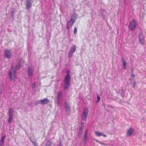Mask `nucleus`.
I'll return each mask as SVG.
<instances>
[{
    "label": "nucleus",
    "instance_id": "obj_1",
    "mask_svg": "<svg viewBox=\"0 0 146 146\" xmlns=\"http://www.w3.org/2000/svg\"><path fill=\"white\" fill-rule=\"evenodd\" d=\"M17 71L16 67L13 66L11 67V69L8 72V75L9 78L12 81L15 82V79L16 78Z\"/></svg>",
    "mask_w": 146,
    "mask_h": 146
},
{
    "label": "nucleus",
    "instance_id": "obj_2",
    "mask_svg": "<svg viewBox=\"0 0 146 146\" xmlns=\"http://www.w3.org/2000/svg\"><path fill=\"white\" fill-rule=\"evenodd\" d=\"M70 70H67L66 71V75L64 79V90H65L68 89L69 87V85L70 79Z\"/></svg>",
    "mask_w": 146,
    "mask_h": 146
},
{
    "label": "nucleus",
    "instance_id": "obj_3",
    "mask_svg": "<svg viewBox=\"0 0 146 146\" xmlns=\"http://www.w3.org/2000/svg\"><path fill=\"white\" fill-rule=\"evenodd\" d=\"M88 113V109L86 108H85L83 110V111L81 115V120L85 121Z\"/></svg>",
    "mask_w": 146,
    "mask_h": 146
},
{
    "label": "nucleus",
    "instance_id": "obj_4",
    "mask_svg": "<svg viewBox=\"0 0 146 146\" xmlns=\"http://www.w3.org/2000/svg\"><path fill=\"white\" fill-rule=\"evenodd\" d=\"M27 75L29 77H31L34 74V67L32 66L27 67Z\"/></svg>",
    "mask_w": 146,
    "mask_h": 146
},
{
    "label": "nucleus",
    "instance_id": "obj_5",
    "mask_svg": "<svg viewBox=\"0 0 146 146\" xmlns=\"http://www.w3.org/2000/svg\"><path fill=\"white\" fill-rule=\"evenodd\" d=\"M13 108H11L10 109L9 111V118L8 120V122L9 123H11L12 120L13 119Z\"/></svg>",
    "mask_w": 146,
    "mask_h": 146
},
{
    "label": "nucleus",
    "instance_id": "obj_6",
    "mask_svg": "<svg viewBox=\"0 0 146 146\" xmlns=\"http://www.w3.org/2000/svg\"><path fill=\"white\" fill-rule=\"evenodd\" d=\"M136 23L134 20H133L129 24V28L132 31L134 30L136 27Z\"/></svg>",
    "mask_w": 146,
    "mask_h": 146
},
{
    "label": "nucleus",
    "instance_id": "obj_7",
    "mask_svg": "<svg viewBox=\"0 0 146 146\" xmlns=\"http://www.w3.org/2000/svg\"><path fill=\"white\" fill-rule=\"evenodd\" d=\"M76 48V46L75 45H74L72 46L68 54V56L69 57L71 58L72 56L73 53L75 51Z\"/></svg>",
    "mask_w": 146,
    "mask_h": 146
},
{
    "label": "nucleus",
    "instance_id": "obj_8",
    "mask_svg": "<svg viewBox=\"0 0 146 146\" xmlns=\"http://www.w3.org/2000/svg\"><path fill=\"white\" fill-rule=\"evenodd\" d=\"M139 42L142 44H143L145 42L144 37L141 32L140 33L139 36Z\"/></svg>",
    "mask_w": 146,
    "mask_h": 146
},
{
    "label": "nucleus",
    "instance_id": "obj_9",
    "mask_svg": "<svg viewBox=\"0 0 146 146\" xmlns=\"http://www.w3.org/2000/svg\"><path fill=\"white\" fill-rule=\"evenodd\" d=\"M5 55L7 58H10L11 57V51L9 50H5L4 53Z\"/></svg>",
    "mask_w": 146,
    "mask_h": 146
},
{
    "label": "nucleus",
    "instance_id": "obj_10",
    "mask_svg": "<svg viewBox=\"0 0 146 146\" xmlns=\"http://www.w3.org/2000/svg\"><path fill=\"white\" fill-rule=\"evenodd\" d=\"M74 23V22L72 21V19L70 20L67 23L66 29L68 30L71 28Z\"/></svg>",
    "mask_w": 146,
    "mask_h": 146
},
{
    "label": "nucleus",
    "instance_id": "obj_11",
    "mask_svg": "<svg viewBox=\"0 0 146 146\" xmlns=\"http://www.w3.org/2000/svg\"><path fill=\"white\" fill-rule=\"evenodd\" d=\"M32 0H26V7L27 9H29L32 6Z\"/></svg>",
    "mask_w": 146,
    "mask_h": 146
},
{
    "label": "nucleus",
    "instance_id": "obj_12",
    "mask_svg": "<svg viewBox=\"0 0 146 146\" xmlns=\"http://www.w3.org/2000/svg\"><path fill=\"white\" fill-rule=\"evenodd\" d=\"M65 108L66 113L69 115L70 113V109L69 104L67 103H66L65 104Z\"/></svg>",
    "mask_w": 146,
    "mask_h": 146
},
{
    "label": "nucleus",
    "instance_id": "obj_13",
    "mask_svg": "<svg viewBox=\"0 0 146 146\" xmlns=\"http://www.w3.org/2000/svg\"><path fill=\"white\" fill-rule=\"evenodd\" d=\"M38 102L42 105H44L48 104L49 102V100L47 98H45L38 101Z\"/></svg>",
    "mask_w": 146,
    "mask_h": 146
},
{
    "label": "nucleus",
    "instance_id": "obj_14",
    "mask_svg": "<svg viewBox=\"0 0 146 146\" xmlns=\"http://www.w3.org/2000/svg\"><path fill=\"white\" fill-rule=\"evenodd\" d=\"M6 137L5 135L2 136L0 139V146H3L5 143V139Z\"/></svg>",
    "mask_w": 146,
    "mask_h": 146
},
{
    "label": "nucleus",
    "instance_id": "obj_15",
    "mask_svg": "<svg viewBox=\"0 0 146 146\" xmlns=\"http://www.w3.org/2000/svg\"><path fill=\"white\" fill-rule=\"evenodd\" d=\"M24 63V61L22 59H19L18 62L17 68H20L22 66Z\"/></svg>",
    "mask_w": 146,
    "mask_h": 146
},
{
    "label": "nucleus",
    "instance_id": "obj_16",
    "mask_svg": "<svg viewBox=\"0 0 146 146\" xmlns=\"http://www.w3.org/2000/svg\"><path fill=\"white\" fill-rule=\"evenodd\" d=\"M133 129L132 128H130L128 130L127 133V136H130L133 133Z\"/></svg>",
    "mask_w": 146,
    "mask_h": 146
},
{
    "label": "nucleus",
    "instance_id": "obj_17",
    "mask_svg": "<svg viewBox=\"0 0 146 146\" xmlns=\"http://www.w3.org/2000/svg\"><path fill=\"white\" fill-rule=\"evenodd\" d=\"M77 17V14L76 13H74L72 15L71 19H72V21L75 22L76 20Z\"/></svg>",
    "mask_w": 146,
    "mask_h": 146
},
{
    "label": "nucleus",
    "instance_id": "obj_18",
    "mask_svg": "<svg viewBox=\"0 0 146 146\" xmlns=\"http://www.w3.org/2000/svg\"><path fill=\"white\" fill-rule=\"evenodd\" d=\"M83 128V126L82 125L80 127L79 130L78 131V137L79 138L81 136Z\"/></svg>",
    "mask_w": 146,
    "mask_h": 146
},
{
    "label": "nucleus",
    "instance_id": "obj_19",
    "mask_svg": "<svg viewBox=\"0 0 146 146\" xmlns=\"http://www.w3.org/2000/svg\"><path fill=\"white\" fill-rule=\"evenodd\" d=\"M88 132V130H86L85 131L84 134V143H86L87 141V133Z\"/></svg>",
    "mask_w": 146,
    "mask_h": 146
},
{
    "label": "nucleus",
    "instance_id": "obj_20",
    "mask_svg": "<svg viewBox=\"0 0 146 146\" xmlns=\"http://www.w3.org/2000/svg\"><path fill=\"white\" fill-rule=\"evenodd\" d=\"M119 92L121 94V96L122 97H124L125 95V92L124 90L123 89H121L119 90Z\"/></svg>",
    "mask_w": 146,
    "mask_h": 146
},
{
    "label": "nucleus",
    "instance_id": "obj_21",
    "mask_svg": "<svg viewBox=\"0 0 146 146\" xmlns=\"http://www.w3.org/2000/svg\"><path fill=\"white\" fill-rule=\"evenodd\" d=\"M57 104L58 105L60 106L62 105L60 102V98H57Z\"/></svg>",
    "mask_w": 146,
    "mask_h": 146
},
{
    "label": "nucleus",
    "instance_id": "obj_22",
    "mask_svg": "<svg viewBox=\"0 0 146 146\" xmlns=\"http://www.w3.org/2000/svg\"><path fill=\"white\" fill-rule=\"evenodd\" d=\"M95 135L98 136V137H100L101 136H102V133H101L100 132H98V131H97L95 132Z\"/></svg>",
    "mask_w": 146,
    "mask_h": 146
},
{
    "label": "nucleus",
    "instance_id": "obj_23",
    "mask_svg": "<svg viewBox=\"0 0 146 146\" xmlns=\"http://www.w3.org/2000/svg\"><path fill=\"white\" fill-rule=\"evenodd\" d=\"M101 98L98 96V94L97 95V100L96 101V103H98L99 102Z\"/></svg>",
    "mask_w": 146,
    "mask_h": 146
},
{
    "label": "nucleus",
    "instance_id": "obj_24",
    "mask_svg": "<svg viewBox=\"0 0 146 146\" xmlns=\"http://www.w3.org/2000/svg\"><path fill=\"white\" fill-rule=\"evenodd\" d=\"M61 92L60 91L57 94V98H61Z\"/></svg>",
    "mask_w": 146,
    "mask_h": 146
},
{
    "label": "nucleus",
    "instance_id": "obj_25",
    "mask_svg": "<svg viewBox=\"0 0 146 146\" xmlns=\"http://www.w3.org/2000/svg\"><path fill=\"white\" fill-rule=\"evenodd\" d=\"M123 67V69L125 70L126 69V63L125 62H122Z\"/></svg>",
    "mask_w": 146,
    "mask_h": 146
},
{
    "label": "nucleus",
    "instance_id": "obj_26",
    "mask_svg": "<svg viewBox=\"0 0 146 146\" xmlns=\"http://www.w3.org/2000/svg\"><path fill=\"white\" fill-rule=\"evenodd\" d=\"M51 143L49 141H48L46 143L45 146H51Z\"/></svg>",
    "mask_w": 146,
    "mask_h": 146
},
{
    "label": "nucleus",
    "instance_id": "obj_27",
    "mask_svg": "<svg viewBox=\"0 0 146 146\" xmlns=\"http://www.w3.org/2000/svg\"><path fill=\"white\" fill-rule=\"evenodd\" d=\"M32 88L33 89L35 88V82L32 83Z\"/></svg>",
    "mask_w": 146,
    "mask_h": 146
},
{
    "label": "nucleus",
    "instance_id": "obj_28",
    "mask_svg": "<svg viewBox=\"0 0 146 146\" xmlns=\"http://www.w3.org/2000/svg\"><path fill=\"white\" fill-rule=\"evenodd\" d=\"M77 31V28L76 27H75L74 28V33L76 34Z\"/></svg>",
    "mask_w": 146,
    "mask_h": 146
},
{
    "label": "nucleus",
    "instance_id": "obj_29",
    "mask_svg": "<svg viewBox=\"0 0 146 146\" xmlns=\"http://www.w3.org/2000/svg\"><path fill=\"white\" fill-rule=\"evenodd\" d=\"M136 83L135 82H133V88H134L135 87V85H136Z\"/></svg>",
    "mask_w": 146,
    "mask_h": 146
},
{
    "label": "nucleus",
    "instance_id": "obj_30",
    "mask_svg": "<svg viewBox=\"0 0 146 146\" xmlns=\"http://www.w3.org/2000/svg\"><path fill=\"white\" fill-rule=\"evenodd\" d=\"M121 60L122 62H125V60L123 57L122 56L121 58Z\"/></svg>",
    "mask_w": 146,
    "mask_h": 146
},
{
    "label": "nucleus",
    "instance_id": "obj_31",
    "mask_svg": "<svg viewBox=\"0 0 146 146\" xmlns=\"http://www.w3.org/2000/svg\"><path fill=\"white\" fill-rule=\"evenodd\" d=\"M32 142L34 143V145H35V146H38L37 144L34 141H32Z\"/></svg>",
    "mask_w": 146,
    "mask_h": 146
},
{
    "label": "nucleus",
    "instance_id": "obj_32",
    "mask_svg": "<svg viewBox=\"0 0 146 146\" xmlns=\"http://www.w3.org/2000/svg\"><path fill=\"white\" fill-rule=\"evenodd\" d=\"M135 77V76L134 75V73L132 72L131 73V77L134 78Z\"/></svg>",
    "mask_w": 146,
    "mask_h": 146
},
{
    "label": "nucleus",
    "instance_id": "obj_33",
    "mask_svg": "<svg viewBox=\"0 0 146 146\" xmlns=\"http://www.w3.org/2000/svg\"><path fill=\"white\" fill-rule=\"evenodd\" d=\"M102 136H103L104 137H107V135H105V134H103L102 133Z\"/></svg>",
    "mask_w": 146,
    "mask_h": 146
},
{
    "label": "nucleus",
    "instance_id": "obj_34",
    "mask_svg": "<svg viewBox=\"0 0 146 146\" xmlns=\"http://www.w3.org/2000/svg\"><path fill=\"white\" fill-rule=\"evenodd\" d=\"M58 146H62L61 142H60Z\"/></svg>",
    "mask_w": 146,
    "mask_h": 146
},
{
    "label": "nucleus",
    "instance_id": "obj_35",
    "mask_svg": "<svg viewBox=\"0 0 146 146\" xmlns=\"http://www.w3.org/2000/svg\"><path fill=\"white\" fill-rule=\"evenodd\" d=\"M38 103H39V102H38V101H37V102H36L35 103V104L37 105V104Z\"/></svg>",
    "mask_w": 146,
    "mask_h": 146
},
{
    "label": "nucleus",
    "instance_id": "obj_36",
    "mask_svg": "<svg viewBox=\"0 0 146 146\" xmlns=\"http://www.w3.org/2000/svg\"><path fill=\"white\" fill-rule=\"evenodd\" d=\"M81 123L82 124V125L83 126V125H84V123L83 122H82Z\"/></svg>",
    "mask_w": 146,
    "mask_h": 146
},
{
    "label": "nucleus",
    "instance_id": "obj_37",
    "mask_svg": "<svg viewBox=\"0 0 146 146\" xmlns=\"http://www.w3.org/2000/svg\"><path fill=\"white\" fill-rule=\"evenodd\" d=\"M11 17H13V15H11Z\"/></svg>",
    "mask_w": 146,
    "mask_h": 146
}]
</instances>
